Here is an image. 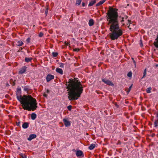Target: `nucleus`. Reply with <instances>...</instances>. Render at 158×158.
Masks as SVG:
<instances>
[{"instance_id":"nucleus-18","label":"nucleus","mask_w":158,"mask_h":158,"mask_svg":"<svg viewBox=\"0 0 158 158\" xmlns=\"http://www.w3.org/2000/svg\"><path fill=\"white\" fill-rule=\"evenodd\" d=\"M23 44V42L22 41L20 40L17 42V45L19 46H21Z\"/></svg>"},{"instance_id":"nucleus-4","label":"nucleus","mask_w":158,"mask_h":158,"mask_svg":"<svg viewBox=\"0 0 158 158\" xmlns=\"http://www.w3.org/2000/svg\"><path fill=\"white\" fill-rule=\"evenodd\" d=\"M102 81L104 82L105 84H107L111 86H114V84L110 81L106 79L105 78L102 79Z\"/></svg>"},{"instance_id":"nucleus-10","label":"nucleus","mask_w":158,"mask_h":158,"mask_svg":"<svg viewBox=\"0 0 158 158\" xmlns=\"http://www.w3.org/2000/svg\"><path fill=\"white\" fill-rule=\"evenodd\" d=\"M29 123L28 122H24L22 125V127L23 129H27L29 127Z\"/></svg>"},{"instance_id":"nucleus-47","label":"nucleus","mask_w":158,"mask_h":158,"mask_svg":"<svg viewBox=\"0 0 158 158\" xmlns=\"http://www.w3.org/2000/svg\"><path fill=\"white\" fill-rule=\"evenodd\" d=\"M106 0H104L105 2L106 1Z\"/></svg>"},{"instance_id":"nucleus-39","label":"nucleus","mask_w":158,"mask_h":158,"mask_svg":"<svg viewBox=\"0 0 158 158\" xmlns=\"http://www.w3.org/2000/svg\"><path fill=\"white\" fill-rule=\"evenodd\" d=\"M124 21V18L123 17L122 18V20H121V23H122Z\"/></svg>"},{"instance_id":"nucleus-38","label":"nucleus","mask_w":158,"mask_h":158,"mask_svg":"<svg viewBox=\"0 0 158 158\" xmlns=\"http://www.w3.org/2000/svg\"><path fill=\"white\" fill-rule=\"evenodd\" d=\"M82 5L83 6H84L85 5V4L84 2H82Z\"/></svg>"},{"instance_id":"nucleus-41","label":"nucleus","mask_w":158,"mask_h":158,"mask_svg":"<svg viewBox=\"0 0 158 158\" xmlns=\"http://www.w3.org/2000/svg\"><path fill=\"white\" fill-rule=\"evenodd\" d=\"M155 135V134H152V137H153L154 136V135Z\"/></svg>"},{"instance_id":"nucleus-27","label":"nucleus","mask_w":158,"mask_h":158,"mask_svg":"<svg viewBox=\"0 0 158 158\" xmlns=\"http://www.w3.org/2000/svg\"><path fill=\"white\" fill-rule=\"evenodd\" d=\"M67 108L69 110L71 111L72 108V106L71 105H69L67 106Z\"/></svg>"},{"instance_id":"nucleus-43","label":"nucleus","mask_w":158,"mask_h":158,"mask_svg":"<svg viewBox=\"0 0 158 158\" xmlns=\"http://www.w3.org/2000/svg\"><path fill=\"white\" fill-rule=\"evenodd\" d=\"M156 117L157 118H158V113H157L156 114Z\"/></svg>"},{"instance_id":"nucleus-19","label":"nucleus","mask_w":158,"mask_h":158,"mask_svg":"<svg viewBox=\"0 0 158 158\" xmlns=\"http://www.w3.org/2000/svg\"><path fill=\"white\" fill-rule=\"evenodd\" d=\"M19 155L21 156V158H27V156L25 154L21 153L19 154Z\"/></svg>"},{"instance_id":"nucleus-42","label":"nucleus","mask_w":158,"mask_h":158,"mask_svg":"<svg viewBox=\"0 0 158 158\" xmlns=\"http://www.w3.org/2000/svg\"><path fill=\"white\" fill-rule=\"evenodd\" d=\"M47 93H49V91L48 89L47 91Z\"/></svg>"},{"instance_id":"nucleus-29","label":"nucleus","mask_w":158,"mask_h":158,"mask_svg":"<svg viewBox=\"0 0 158 158\" xmlns=\"http://www.w3.org/2000/svg\"><path fill=\"white\" fill-rule=\"evenodd\" d=\"M131 59L133 61L135 67H136V62L135 60L132 57L131 58Z\"/></svg>"},{"instance_id":"nucleus-46","label":"nucleus","mask_w":158,"mask_h":158,"mask_svg":"<svg viewBox=\"0 0 158 158\" xmlns=\"http://www.w3.org/2000/svg\"><path fill=\"white\" fill-rule=\"evenodd\" d=\"M156 67L158 66V64H156Z\"/></svg>"},{"instance_id":"nucleus-35","label":"nucleus","mask_w":158,"mask_h":158,"mask_svg":"<svg viewBox=\"0 0 158 158\" xmlns=\"http://www.w3.org/2000/svg\"><path fill=\"white\" fill-rule=\"evenodd\" d=\"M80 49L79 48H75L74 49V51L77 52H78L79 51Z\"/></svg>"},{"instance_id":"nucleus-15","label":"nucleus","mask_w":158,"mask_h":158,"mask_svg":"<svg viewBox=\"0 0 158 158\" xmlns=\"http://www.w3.org/2000/svg\"><path fill=\"white\" fill-rule=\"evenodd\" d=\"M104 2V0H102V1H100L98 3H97L96 5V6H100V5L103 4Z\"/></svg>"},{"instance_id":"nucleus-3","label":"nucleus","mask_w":158,"mask_h":158,"mask_svg":"<svg viewBox=\"0 0 158 158\" xmlns=\"http://www.w3.org/2000/svg\"><path fill=\"white\" fill-rule=\"evenodd\" d=\"M21 88H18L16 92V97L21 104L23 108L25 110L28 111H34L37 108L36 101L31 95H23V97L21 95Z\"/></svg>"},{"instance_id":"nucleus-40","label":"nucleus","mask_w":158,"mask_h":158,"mask_svg":"<svg viewBox=\"0 0 158 158\" xmlns=\"http://www.w3.org/2000/svg\"><path fill=\"white\" fill-rule=\"evenodd\" d=\"M44 97H47V94H44Z\"/></svg>"},{"instance_id":"nucleus-28","label":"nucleus","mask_w":158,"mask_h":158,"mask_svg":"<svg viewBox=\"0 0 158 158\" xmlns=\"http://www.w3.org/2000/svg\"><path fill=\"white\" fill-rule=\"evenodd\" d=\"M48 8H46V9L45 10V14L46 16L47 15L48 11Z\"/></svg>"},{"instance_id":"nucleus-32","label":"nucleus","mask_w":158,"mask_h":158,"mask_svg":"<svg viewBox=\"0 0 158 158\" xmlns=\"http://www.w3.org/2000/svg\"><path fill=\"white\" fill-rule=\"evenodd\" d=\"M31 40L30 38H28L26 40V41L27 43H29L30 42V40Z\"/></svg>"},{"instance_id":"nucleus-11","label":"nucleus","mask_w":158,"mask_h":158,"mask_svg":"<svg viewBox=\"0 0 158 158\" xmlns=\"http://www.w3.org/2000/svg\"><path fill=\"white\" fill-rule=\"evenodd\" d=\"M56 71L62 75L63 74V70L59 68H57L56 69Z\"/></svg>"},{"instance_id":"nucleus-1","label":"nucleus","mask_w":158,"mask_h":158,"mask_svg":"<svg viewBox=\"0 0 158 158\" xmlns=\"http://www.w3.org/2000/svg\"><path fill=\"white\" fill-rule=\"evenodd\" d=\"M118 10L117 9L109 6V10L106 13L108 24L110 25L109 29L111 32L110 33V37L112 40L118 39L123 33L119 27Z\"/></svg>"},{"instance_id":"nucleus-12","label":"nucleus","mask_w":158,"mask_h":158,"mask_svg":"<svg viewBox=\"0 0 158 158\" xmlns=\"http://www.w3.org/2000/svg\"><path fill=\"white\" fill-rule=\"evenodd\" d=\"M37 117V115L36 114L34 113H33L31 114V119L33 120H34Z\"/></svg>"},{"instance_id":"nucleus-22","label":"nucleus","mask_w":158,"mask_h":158,"mask_svg":"<svg viewBox=\"0 0 158 158\" xmlns=\"http://www.w3.org/2000/svg\"><path fill=\"white\" fill-rule=\"evenodd\" d=\"M52 54L53 57H56L57 56L58 53L57 52H52Z\"/></svg>"},{"instance_id":"nucleus-45","label":"nucleus","mask_w":158,"mask_h":158,"mask_svg":"<svg viewBox=\"0 0 158 158\" xmlns=\"http://www.w3.org/2000/svg\"><path fill=\"white\" fill-rule=\"evenodd\" d=\"M73 151H75V149H73Z\"/></svg>"},{"instance_id":"nucleus-36","label":"nucleus","mask_w":158,"mask_h":158,"mask_svg":"<svg viewBox=\"0 0 158 158\" xmlns=\"http://www.w3.org/2000/svg\"><path fill=\"white\" fill-rule=\"evenodd\" d=\"M20 122L19 121L18 123H17V125L18 126H20Z\"/></svg>"},{"instance_id":"nucleus-8","label":"nucleus","mask_w":158,"mask_h":158,"mask_svg":"<svg viewBox=\"0 0 158 158\" xmlns=\"http://www.w3.org/2000/svg\"><path fill=\"white\" fill-rule=\"evenodd\" d=\"M27 68V67L26 66H24L19 71V73L22 74L26 72Z\"/></svg>"},{"instance_id":"nucleus-5","label":"nucleus","mask_w":158,"mask_h":158,"mask_svg":"<svg viewBox=\"0 0 158 158\" xmlns=\"http://www.w3.org/2000/svg\"><path fill=\"white\" fill-rule=\"evenodd\" d=\"M76 154L77 156L79 158H82L84 156L83 152L80 150L77 151Z\"/></svg>"},{"instance_id":"nucleus-44","label":"nucleus","mask_w":158,"mask_h":158,"mask_svg":"<svg viewBox=\"0 0 158 158\" xmlns=\"http://www.w3.org/2000/svg\"><path fill=\"white\" fill-rule=\"evenodd\" d=\"M15 85V82H13V85Z\"/></svg>"},{"instance_id":"nucleus-26","label":"nucleus","mask_w":158,"mask_h":158,"mask_svg":"<svg viewBox=\"0 0 158 158\" xmlns=\"http://www.w3.org/2000/svg\"><path fill=\"white\" fill-rule=\"evenodd\" d=\"M132 84L129 88L128 90L127 91V94L129 93L130 91V90L132 88Z\"/></svg>"},{"instance_id":"nucleus-23","label":"nucleus","mask_w":158,"mask_h":158,"mask_svg":"<svg viewBox=\"0 0 158 158\" xmlns=\"http://www.w3.org/2000/svg\"><path fill=\"white\" fill-rule=\"evenodd\" d=\"M81 2V0H76V5H79L80 4Z\"/></svg>"},{"instance_id":"nucleus-31","label":"nucleus","mask_w":158,"mask_h":158,"mask_svg":"<svg viewBox=\"0 0 158 158\" xmlns=\"http://www.w3.org/2000/svg\"><path fill=\"white\" fill-rule=\"evenodd\" d=\"M44 34L42 32H40L39 34V36L40 37H42L43 35Z\"/></svg>"},{"instance_id":"nucleus-7","label":"nucleus","mask_w":158,"mask_h":158,"mask_svg":"<svg viewBox=\"0 0 158 158\" xmlns=\"http://www.w3.org/2000/svg\"><path fill=\"white\" fill-rule=\"evenodd\" d=\"M63 120L65 127H68L70 126L71 125L70 121L65 118Z\"/></svg>"},{"instance_id":"nucleus-2","label":"nucleus","mask_w":158,"mask_h":158,"mask_svg":"<svg viewBox=\"0 0 158 158\" xmlns=\"http://www.w3.org/2000/svg\"><path fill=\"white\" fill-rule=\"evenodd\" d=\"M65 85L66 88L70 90L68 92L69 96L68 98L70 101L77 100L80 97L83 92V87L77 78H74V79L72 80L69 79V81L66 82Z\"/></svg>"},{"instance_id":"nucleus-13","label":"nucleus","mask_w":158,"mask_h":158,"mask_svg":"<svg viewBox=\"0 0 158 158\" xmlns=\"http://www.w3.org/2000/svg\"><path fill=\"white\" fill-rule=\"evenodd\" d=\"M96 0L91 1L89 4L88 6L89 7L93 6L95 3H96Z\"/></svg>"},{"instance_id":"nucleus-17","label":"nucleus","mask_w":158,"mask_h":158,"mask_svg":"<svg viewBox=\"0 0 158 158\" xmlns=\"http://www.w3.org/2000/svg\"><path fill=\"white\" fill-rule=\"evenodd\" d=\"M95 144H92L89 147V149L91 150H92L95 148Z\"/></svg>"},{"instance_id":"nucleus-30","label":"nucleus","mask_w":158,"mask_h":158,"mask_svg":"<svg viewBox=\"0 0 158 158\" xmlns=\"http://www.w3.org/2000/svg\"><path fill=\"white\" fill-rule=\"evenodd\" d=\"M28 89L27 86H25L23 87V90L25 91H27Z\"/></svg>"},{"instance_id":"nucleus-9","label":"nucleus","mask_w":158,"mask_h":158,"mask_svg":"<svg viewBox=\"0 0 158 158\" xmlns=\"http://www.w3.org/2000/svg\"><path fill=\"white\" fill-rule=\"evenodd\" d=\"M36 137V135L35 134H31L29 135L28 138H27V140L29 141H31L33 139L35 138Z\"/></svg>"},{"instance_id":"nucleus-6","label":"nucleus","mask_w":158,"mask_h":158,"mask_svg":"<svg viewBox=\"0 0 158 158\" xmlns=\"http://www.w3.org/2000/svg\"><path fill=\"white\" fill-rule=\"evenodd\" d=\"M54 76L51 75L50 74H48L46 77V80L47 82L50 81L52 79H54Z\"/></svg>"},{"instance_id":"nucleus-20","label":"nucleus","mask_w":158,"mask_h":158,"mask_svg":"<svg viewBox=\"0 0 158 158\" xmlns=\"http://www.w3.org/2000/svg\"><path fill=\"white\" fill-rule=\"evenodd\" d=\"M152 89L151 87H149L147 88L146 89V92L148 93H150L151 92V90Z\"/></svg>"},{"instance_id":"nucleus-24","label":"nucleus","mask_w":158,"mask_h":158,"mask_svg":"<svg viewBox=\"0 0 158 158\" xmlns=\"http://www.w3.org/2000/svg\"><path fill=\"white\" fill-rule=\"evenodd\" d=\"M132 76V73L131 71L129 72L127 74V76L129 77H131Z\"/></svg>"},{"instance_id":"nucleus-37","label":"nucleus","mask_w":158,"mask_h":158,"mask_svg":"<svg viewBox=\"0 0 158 158\" xmlns=\"http://www.w3.org/2000/svg\"><path fill=\"white\" fill-rule=\"evenodd\" d=\"M115 106L117 107V108H118V107H119V105H118L117 103H115Z\"/></svg>"},{"instance_id":"nucleus-33","label":"nucleus","mask_w":158,"mask_h":158,"mask_svg":"<svg viewBox=\"0 0 158 158\" xmlns=\"http://www.w3.org/2000/svg\"><path fill=\"white\" fill-rule=\"evenodd\" d=\"M60 67L61 68H64V64L62 63H60Z\"/></svg>"},{"instance_id":"nucleus-16","label":"nucleus","mask_w":158,"mask_h":158,"mask_svg":"<svg viewBox=\"0 0 158 158\" xmlns=\"http://www.w3.org/2000/svg\"><path fill=\"white\" fill-rule=\"evenodd\" d=\"M32 58L31 57L28 58V57H25V62H31V60H32Z\"/></svg>"},{"instance_id":"nucleus-34","label":"nucleus","mask_w":158,"mask_h":158,"mask_svg":"<svg viewBox=\"0 0 158 158\" xmlns=\"http://www.w3.org/2000/svg\"><path fill=\"white\" fill-rule=\"evenodd\" d=\"M140 45L141 47H142L143 46V44L142 42V40H140Z\"/></svg>"},{"instance_id":"nucleus-25","label":"nucleus","mask_w":158,"mask_h":158,"mask_svg":"<svg viewBox=\"0 0 158 158\" xmlns=\"http://www.w3.org/2000/svg\"><path fill=\"white\" fill-rule=\"evenodd\" d=\"M146 69H145L143 73V76L142 79L146 75Z\"/></svg>"},{"instance_id":"nucleus-21","label":"nucleus","mask_w":158,"mask_h":158,"mask_svg":"<svg viewBox=\"0 0 158 158\" xmlns=\"http://www.w3.org/2000/svg\"><path fill=\"white\" fill-rule=\"evenodd\" d=\"M157 119H156L155 120L154 123V127H156L158 126L157 124H158V122L157 121Z\"/></svg>"},{"instance_id":"nucleus-14","label":"nucleus","mask_w":158,"mask_h":158,"mask_svg":"<svg viewBox=\"0 0 158 158\" xmlns=\"http://www.w3.org/2000/svg\"><path fill=\"white\" fill-rule=\"evenodd\" d=\"M94 24V21L93 19H91L89 20V26H91Z\"/></svg>"}]
</instances>
